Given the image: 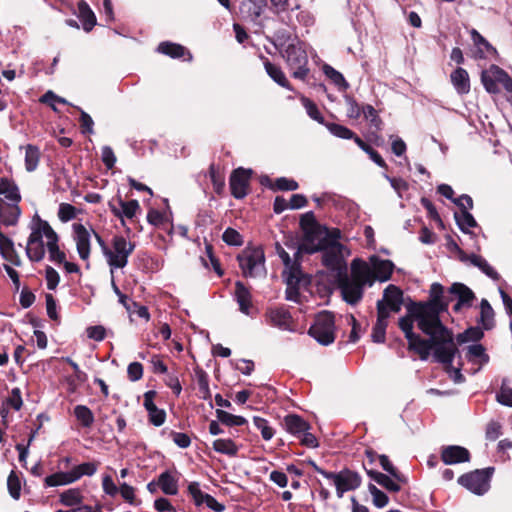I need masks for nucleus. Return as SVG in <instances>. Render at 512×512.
Instances as JSON below:
<instances>
[{
  "label": "nucleus",
  "mask_w": 512,
  "mask_h": 512,
  "mask_svg": "<svg viewBox=\"0 0 512 512\" xmlns=\"http://www.w3.org/2000/svg\"><path fill=\"white\" fill-rule=\"evenodd\" d=\"M416 318L407 311V315L399 319V328L403 331L408 341V349L419 355L421 360L429 358L431 350L433 356L439 363L451 365L458 349L453 340V334L441 332L438 328H429L428 339L422 338L419 334L413 332Z\"/></svg>",
  "instance_id": "1"
},
{
  "label": "nucleus",
  "mask_w": 512,
  "mask_h": 512,
  "mask_svg": "<svg viewBox=\"0 0 512 512\" xmlns=\"http://www.w3.org/2000/svg\"><path fill=\"white\" fill-rule=\"evenodd\" d=\"M429 296L430 299L427 302L408 305V312L416 318L417 326L422 332H428L429 328H438L446 335L452 333L440 319V314L447 312L450 302V299L444 296V287L440 283H433Z\"/></svg>",
  "instance_id": "2"
},
{
  "label": "nucleus",
  "mask_w": 512,
  "mask_h": 512,
  "mask_svg": "<svg viewBox=\"0 0 512 512\" xmlns=\"http://www.w3.org/2000/svg\"><path fill=\"white\" fill-rule=\"evenodd\" d=\"M351 270V278L345 276L340 280L339 287L343 299L355 305L362 299L364 287L373 285V277L370 268L359 259L352 261Z\"/></svg>",
  "instance_id": "3"
},
{
  "label": "nucleus",
  "mask_w": 512,
  "mask_h": 512,
  "mask_svg": "<svg viewBox=\"0 0 512 512\" xmlns=\"http://www.w3.org/2000/svg\"><path fill=\"white\" fill-rule=\"evenodd\" d=\"M29 228L31 232L28 237L25 252L30 261L40 262L43 260L46 253L43 237H46L47 241H50L53 239V235L57 233L52 229L50 224L41 219L37 213L32 217Z\"/></svg>",
  "instance_id": "4"
},
{
  "label": "nucleus",
  "mask_w": 512,
  "mask_h": 512,
  "mask_svg": "<svg viewBox=\"0 0 512 512\" xmlns=\"http://www.w3.org/2000/svg\"><path fill=\"white\" fill-rule=\"evenodd\" d=\"M302 251L309 254L317 251H323V265L332 271L341 272L346 268L344 258L345 254H349V251L339 242H334L331 245H328V241L326 239H321L315 247H308L307 245L299 247L296 251V255H300Z\"/></svg>",
  "instance_id": "5"
},
{
  "label": "nucleus",
  "mask_w": 512,
  "mask_h": 512,
  "mask_svg": "<svg viewBox=\"0 0 512 512\" xmlns=\"http://www.w3.org/2000/svg\"><path fill=\"white\" fill-rule=\"evenodd\" d=\"M280 53L292 72V76L304 81L310 72L308 67V55L304 43L295 38Z\"/></svg>",
  "instance_id": "6"
},
{
  "label": "nucleus",
  "mask_w": 512,
  "mask_h": 512,
  "mask_svg": "<svg viewBox=\"0 0 512 512\" xmlns=\"http://www.w3.org/2000/svg\"><path fill=\"white\" fill-rule=\"evenodd\" d=\"M242 275L246 278H256L266 274L265 254L261 247H246L237 256Z\"/></svg>",
  "instance_id": "7"
},
{
  "label": "nucleus",
  "mask_w": 512,
  "mask_h": 512,
  "mask_svg": "<svg viewBox=\"0 0 512 512\" xmlns=\"http://www.w3.org/2000/svg\"><path fill=\"white\" fill-rule=\"evenodd\" d=\"M308 333L321 345L327 346L333 343L335 340L334 315L329 311L320 312L309 328Z\"/></svg>",
  "instance_id": "8"
},
{
  "label": "nucleus",
  "mask_w": 512,
  "mask_h": 512,
  "mask_svg": "<svg viewBox=\"0 0 512 512\" xmlns=\"http://www.w3.org/2000/svg\"><path fill=\"white\" fill-rule=\"evenodd\" d=\"M135 249V244L128 241L124 236H114L112 240V249L106 254L107 263L113 269L124 268L128 263V257Z\"/></svg>",
  "instance_id": "9"
},
{
  "label": "nucleus",
  "mask_w": 512,
  "mask_h": 512,
  "mask_svg": "<svg viewBox=\"0 0 512 512\" xmlns=\"http://www.w3.org/2000/svg\"><path fill=\"white\" fill-rule=\"evenodd\" d=\"M481 82L488 93H500V85L508 92H512V78L497 65H491L481 73Z\"/></svg>",
  "instance_id": "10"
},
{
  "label": "nucleus",
  "mask_w": 512,
  "mask_h": 512,
  "mask_svg": "<svg viewBox=\"0 0 512 512\" xmlns=\"http://www.w3.org/2000/svg\"><path fill=\"white\" fill-rule=\"evenodd\" d=\"M494 472L493 467L477 469L458 478V483L477 495H483L490 487V478Z\"/></svg>",
  "instance_id": "11"
},
{
  "label": "nucleus",
  "mask_w": 512,
  "mask_h": 512,
  "mask_svg": "<svg viewBox=\"0 0 512 512\" xmlns=\"http://www.w3.org/2000/svg\"><path fill=\"white\" fill-rule=\"evenodd\" d=\"M251 175V170H247L242 167H239L232 172L229 184L233 197L236 199H242L247 195Z\"/></svg>",
  "instance_id": "12"
},
{
  "label": "nucleus",
  "mask_w": 512,
  "mask_h": 512,
  "mask_svg": "<svg viewBox=\"0 0 512 512\" xmlns=\"http://www.w3.org/2000/svg\"><path fill=\"white\" fill-rule=\"evenodd\" d=\"M382 303L384 310L390 315L391 312H399L403 304V292L396 285H388L383 292V298L377 301Z\"/></svg>",
  "instance_id": "13"
},
{
  "label": "nucleus",
  "mask_w": 512,
  "mask_h": 512,
  "mask_svg": "<svg viewBox=\"0 0 512 512\" xmlns=\"http://www.w3.org/2000/svg\"><path fill=\"white\" fill-rule=\"evenodd\" d=\"M361 485V477L357 472L343 469L338 472L335 484L337 496L342 498L345 492L357 489Z\"/></svg>",
  "instance_id": "14"
},
{
  "label": "nucleus",
  "mask_w": 512,
  "mask_h": 512,
  "mask_svg": "<svg viewBox=\"0 0 512 512\" xmlns=\"http://www.w3.org/2000/svg\"><path fill=\"white\" fill-rule=\"evenodd\" d=\"M449 293L457 298V303L453 306L455 312L462 308H470L475 299L474 292L463 283H453L449 288Z\"/></svg>",
  "instance_id": "15"
},
{
  "label": "nucleus",
  "mask_w": 512,
  "mask_h": 512,
  "mask_svg": "<svg viewBox=\"0 0 512 512\" xmlns=\"http://www.w3.org/2000/svg\"><path fill=\"white\" fill-rule=\"evenodd\" d=\"M156 397V391L149 390L144 393V401L143 406L145 407L148 413L149 422L159 427L164 424L166 420V412L163 409H160L154 403V398Z\"/></svg>",
  "instance_id": "16"
},
{
  "label": "nucleus",
  "mask_w": 512,
  "mask_h": 512,
  "mask_svg": "<svg viewBox=\"0 0 512 512\" xmlns=\"http://www.w3.org/2000/svg\"><path fill=\"white\" fill-rule=\"evenodd\" d=\"M74 241L79 257L86 261L90 257V231L82 224H73Z\"/></svg>",
  "instance_id": "17"
},
{
  "label": "nucleus",
  "mask_w": 512,
  "mask_h": 512,
  "mask_svg": "<svg viewBox=\"0 0 512 512\" xmlns=\"http://www.w3.org/2000/svg\"><path fill=\"white\" fill-rule=\"evenodd\" d=\"M116 201L118 205L115 204V201H111L109 202V208L115 217L121 219L122 223H124V217L132 219L140 209L137 200L124 201L121 197H118Z\"/></svg>",
  "instance_id": "18"
},
{
  "label": "nucleus",
  "mask_w": 512,
  "mask_h": 512,
  "mask_svg": "<svg viewBox=\"0 0 512 512\" xmlns=\"http://www.w3.org/2000/svg\"><path fill=\"white\" fill-rule=\"evenodd\" d=\"M441 459L446 465H454L468 462L470 460V453L462 446H445L441 451Z\"/></svg>",
  "instance_id": "19"
},
{
  "label": "nucleus",
  "mask_w": 512,
  "mask_h": 512,
  "mask_svg": "<svg viewBox=\"0 0 512 512\" xmlns=\"http://www.w3.org/2000/svg\"><path fill=\"white\" fill-rule=\"evenodd\" d=\"M389 314L384 310L382 303L377 305V321L372 329V340L375 343H383L386 337Z\"/></svg>",
  "instance_id": "20"
},
{
  "label": "nucleus",
  "mask_w": 512,
  "mask_h": 512,
  "mask_svg": "<svg viewBox=\"0 0 512 512\" xmlns=\"http://www.w3.org/2000/svg\"><path fill=\"white\" fill-rule=\"evenodd\" d=\"M234 297L239 305L240 312L247 316H252V295L249 289L241 281H237L235 283Z\"/></svg>",
  "instance_id": "21"
},
{
  "label": "nucleus",
  "mask_w": 512,
  "mask_h": 512,
  "mask_svg": "<svg viewBox=\"0 0 512 512\" xmlns=\"http://www.w3.org/2000/svg\"><path fill=\"white\" fill-rule=\"evenodd\" d=\"M283 426L288 433L297 438L310 429L309 423L296 414H289L285 416L283 419Z\"/></svg>",
  "instance_id": "22"
},
{
  "label": "nucleus",
  "mask_w": 512,
  "mask_h": 512,
  "mask_svg": "<svg viewBox=\"0 0 512 512\" xmlns=\"http://www.w3.org/2000/svg\"><path fill=\"white\" fill-rule=\"evenodd\" d=\"M276 253L282 260L285 268L289 270V277L288 282H292L293 280L298 281L299 280V274H300V264L297 259L292 260L289 256V254L285 251V249L279 244L276 243L275 245ZM295 257L298 258L299 255L295 254Z\"/></svg>",
  "instance_id": "23"
},
{
  "label": "nucleus",
  "mask_w": 512,
  "mask_h": 512,
  "mask_svg": "<svg viewBox=\"0 0 512 512\" xmlns=\"http://www.w3.org/2000/svg\"><path fill=\"white\" fill-rule=\"evenodd\" d=\"M470 35L476 47L477 58L484 59L496 54V49L476 29H472Z\"/></svg>",
  "instance_id": "24"
},
{
  "label": "nucleus",
  "mask_w": 512,
  "mask_h": 512,
  "mask_svg": "<svg viewBox=\"0 0 512 512\" xmlns=\"http://www.w3.org/2000/svg\"><path fill=\"white\" fill-rule=\"evenodd\" d=\"M450 80L458 94L465 95L470 92V78L468 72L464 68H456L451 73Z\"/></svg>",
  "instance_id": "25"
},
{
  "label": "nucleus",
  "mask_w": 512,
  "mask_h": 512,
  "mask_svg": "<svg viewBox=\"0 0 512 512\" xmlns=\"http://www.w3.org/2000/svg\"><path fill=\"white\" fill-rule=\"evenodd\" d=\"M266 317L269 323L280 329H288L291 316L284 308H273L266 312Z\"/></svg>",
  "instance_id": "26"
},
{
  "label": "nucleus",
  "mask_w": 512,
  "mask_h": 512,
  "mask_svg": "<svg viewBox=\"0 0 512 512\" xmlns=\"http://www.w3.org/2000/svg\"><path fill=\"white\" fill-rule=\"evenodd\" d=\"M0 255L14 266L22 265V260L15 250L14 242L8 237H3V240L0 241Z\"/></svg>",
  "instance_id": "27"
},
{
  "label": "nucleus",
  "mask_w": 512,
  "mask_h": 512,
  "mask_svg": "<svg viewBox=\"0 0 512 512\" xmlns=\"http://www.w3.org/2000/svg\"><path fill=\"white\" fill-rule=\"evenodd\" d=\"M262 59H264V68L269 77L273 79V81H275L281 87L292 91L293 88L290 85L289 81L287 80L282 69L279 66L271 63L267 58L262 57Z\"/></svg>",
  "instance_id": "28"
},
{
  "label": "nucleus",
  "mask_w": 512,
  "mask_h": 512,
  "mask_svg": "<svg viewBox=\"0 0 512 512\" xmlns=\"http://www.w3.org/2000/svg\"><path fill=\"white\" fill-rule=\"evenodd\" d=\"M394 264L390 260H378L373 264L372 277L373 282L379 280L380 282L388 281L393 273Z\"/></svg>",
  "instance_id": "29"
},
{
  "label": "nucleus",
  "mask_w": 512,
  "mask_h": 512,
  "mask_svg": "<svg viewBox=\"0 0 512 512\" xmlns=\"http://www.w3.org/2000/svg\"><path fill=\"white\" fill-rule=\"evenodd\" d=\"M78 18L81 20L83 29L90 32L96 25V16L90 6L84 0L78 3Z\"/></svg>",
  "instance_id": "30"
},
{
  "label": "nucleus",
  "mask_w": 512,
  "mask_h": 512,
  "mask_svg": "<svg viewBox=\"0 0 512 512\" xmlns=\"http://www.w3.org/2000/svg\"><path fill=\"white\" fill-rule=\"evenodd\" d=\"M0 195H3L11 204H18L21 200L19 189L13 180L0 178Z\"/></svg>",
  "instance_id": "31"
},
{
  "label": "nucleus",
  "mask_w": 512,
  "mask_h": 512,
  "mask_svg": "<svg viewBox=\"0 0 512 512\" xmlns=\"http://www.w3.org/2000/svg\"><path fill=\"white\" fill-rule=\"evenodd\" d=\"M157 51L159 53L170 56L171 58H182L186 54L188 55V60L192 59L191 54L186 50V48L180 44L172 43V42H161L158 45Z\"/></svg>",
  "instance_id": "32"
},
{
  "label": "nucleus",
  "mask_w": 512,
  "mask_h": 512,
  "mask_svg": "<svg viewBox=\"0 0 512 512\" xmlns=\"http://www.w3.org/2000/svg\"><path fill=\"white\" fill-rule=\"evenodd\" d=\"M157 483L166 495H176L178 493V480L169 471L161 473Z\"/></svg>",
  "instance_id": "33"
},
{
  "label": "nucleus",
  "mask_w": 512,
  "mask_h": 512,
  "mask_svg": "<svg viewBox=\"0 0 512 512\" xmlns=\"http://www.w3.org/2000/svg\"><path fill=\"white\" fill-rule=\"evenodd\" d=\"M21 210L17 204L3 205L0 212V223L5 226H13L18 222Z\"/></svg>",
  "instance_id": "34"
},
{
  "label": "nucleus",
  "mask_w": 512,
  "mask_h": 512,
  "mask_svg": "<svg viewBox=\"0 0 512 512\" xmlns=\"http://www.w3.org/2000/svg\"><path fill=\"white\" fill-rule=\"evenodd\" d=\"M367 474L372 480L388 491L398 492L401 489L400 485L386 474L374 470H367Z\"/></svg>",
  "instance_id": "35"
},
{
  "label": "nucleus",
  "mask_w": 512,
  "mask_h": 512,
  "mask_svg": "<svg viewBox=\"0 0 512 512\" xmlns=\"http://www.w3.org/2000/svg\"><path fill=\"white\" fill-rule=\"evenodd\" d=\"M212 447L216 452L230 457L236 456L239 451V446L231 439H216Z\"/></svg>",
  "instance_id": "36"
},
{
  "label": "nucleus",
  "mask_w": 512,
  "mask_h": 512,
  "mask_svg": "<svg viewBox=\"0 0 512 512\" xmlns=\"http://www.w3.org/2000/svg\"><path fill=\"white\" fill-rule=\"evenodd\" d=\"M98 462H85L74 466L71 470L72 480L75 482L83 476H92L98 469Z\"/></svg>",
  "instance_id": "37"
},
{
  "label": "nucleus",
  "mask_w": 512,
  "mask_h": 512,
  "mask_svg": "<svg viewBox=\"0 0 512 512\" xmlns=\"http://www.w3.org/2000/svg\"><path fill=\"white\" fill-rule=\"evenodd\" d=\"M323 72L325 76L338 88V90L346 91L349 88V83L345 80L342 73L334 69L332 66L325 64L323 66Z\"/></svg>",
  "instance_id": "38"
},
{
  "label": "nucleus",
  "mask_w": 512,
  "mask_h": 512,
  "mask_svg": "<svg viewBox=\"0 0 512 512\" xmlns=\"http://www.w3.org/2000/svg\"><path fill=\"white\" fill-rule=\"evenodd\" d=\"M40 161V149L32 144L25 147V168L28 172L36 170Z\"/></svg>",
  "instance_id": "39"
},
{
  "label": "nucleus",
  "mask_w": 512,
  "mask_h": 512,
  "mask_svg": "<svg viewBox=\"0 0 512 512\" xmlns=\"http://www.w3.org/2000/svg\"><path fill=\"white\" fill-rule=\"evenodd\" d=\"M325 127L333 136L340 139L353 140L355 142L356 138H360L351 129L341 124L327 122Z\"/></svg>",
  "instance_id": "40"
},
{
  "label": "nucleus",
  "mask_w": 512,
  "mask_h": 512,
  "mask_svg": "<svg viewBox=\"0 0 512 512\" xmlns=\"http://www.w3.org/2000/svg\"><path fill=\"white\" fill-rule=\"evenodd\" d=\"M58 242V235H53V239L46 242V248L49 253V260L61 264L66 259V255L60 250Z\"/></svg>",
  "instance_id": "41"
},
{
  "label": "nucleus",
  "mask_w": 512,
  "mask_h": 512,
  "mask_svg": "<svg viewBox=\"0 0 512 512\" xmlns=\"http://www.w3.org/2000/svg\"><path fill=\"white\" fill-rule=\"evenodd\" d=\"M480 322L489 330L494 326V311L487 299H482L480 304Z\"/></svg>",
  "instance_id": "42"
},
{
  "label": "nucleus",
  "mask_w": 512,
  "mask_h": 512,
  "mask_svg": "<svg viewBox=\"0 0 512 512\" xmlns=\"http://www.w3.org/2000/svg\"><path fill=\"white\" fill-rule=\"evenodd\" d=\"M216 417L219 422L229 427L243 426L247 423V420L244 417L233 415L221 409L216 410Z\"/></svg>",
  "instance_id": "43"
},
{
  "label": "nucleus",
  "mask_w": 512,
  "mask_h": 512,
  "mask_svg": "<svg viewBox=\"0 0 512 512\" xmlns=\"http://www.w3.org/2000/svg\"><path fill=\"white\" fill-rule=\"evenodd\" d=\"M300 101L305 108L306 113L311 119L315 120L321 125H326L327 122L325 121L317 105L312 100L305 96H301Z\"/></svg>",
  "instance_id": "44"
},
{
  "label": "nucleus",
  "mask_w": 512,
  "mask_h": 512,
  "mask_svg": "<svg viewBox=\"0 0 512 512\" xmlns=\"http://www.w3.org/2000/svg\"><path fill=\"white\" fill-rule=\"evenodd\" d=\"M74 415L76 419L80 422V424L89 428L94 423V415L90 408L85 405H77L74 407Z\"/></svg>",
  "instance_id": "45"
},
{
  "label": "nucleus",
  "mask_w": 512,
  "mask_h": 512,
  "mask_svg": "<svg viewBox=\"0 0 512 512\" xmlns=\"http://www.w3.org/2000/svg\"><path fill=\"white\" fill-rule=\"evenodd\" d=\"M45 486L47 487H56L61 485H67L73 483L72 476L69 471L66 472H57L52 475H49L45 478Z\"/></svg>",
  "instance_id": "46"
},
{
  "label": "nucleus",
  "mask_w": 512,
  "mask_h": 512,
  "mask_svg": "<svg viewBox=\"0 0 512 512\" xmlns=\"http://www.w3.org/2000/svg\"><path fill=\"white\" fill-rule=\"evenodd\" d=\"M455 219L459 229L464 233H467L470 228L477 226L473 215L466 210L461 211L460 214L455 213Z\"/></svg>",
  "instance_id": "47"
},
{
  "label": "nucleus",
  "mask_w": 512,
  "mask_h": 512,
  "mask_svg": "<svg viewBox=\"0 0 512 512\" xmlns=\"http://www.w3.org/2000/svg\"><path fill=\"white\" fill-rule=\"evenodd\" d=\"M161 434L167 435L169 438H171L179 448L185 449L188 448L191 444V438L186 433L163 429Z\"/></svg>",
  "instance_id": "48"
},
{
  "label": "nucleus",
  "mask_w": 512,
  "mask_h": 512,
  "mask_svg": "<svg viewBox=\"0 0 512 512\" xmlns=\"http://www.w3.org/2000/svg\"><path fill=\"white\" fill-rule=\"evenodd\" d=\"M467 358L469 361L479 359L480 364H486L489 361V356L485 353V348L481 344L470 345L467 351Z\"/></svg>",
  "instance_id": "49"
},
{
  "label": "nucleus",
  "mask_w": 512,
  "mask_h": 512,
  "mask_svg": "<svg viewBox=\"0 0 512 512\" xmlns=\"http://www.w3.org/2000/svg\"><path fill=\"white\" fill-rule=\"evenodd\" d=\"M497 401L502 405L512 407V386L510 380H502L500 391L497 394Z\"/></svg>",
  "instance_id": "50"
},
{
  "label": "nucleus",
  "mask_w": 512,
  "mask_h": 512,
  "mask_svg": "<svg viewBox=\"0 0 512 512\" xmlns=\"http://www.w3.org/2000/svg\"><path fill=\"white\" fill-rule=\"evenodd\" d=\"M253 423L255 427L261 432L262 438L266 441H269L273 438L275 431L269 425V422L259 416L253 417Z\"/></svg>",
  "instance_id": "51"
},
{
  "label": "nucleus",
  "mask_w": 512,
  "mask_h": 512,
  "mask_svg": "<svg viewBox=\"0 0 512 512\" xmlns=\"http://www.w3.org/2000/svg\"><path fill=\"white\" fill-rule=\"evenodd\" d=\"M379 463L383 470H385L388 474H390L396 481L405 483L406 478L404 475L400 474L397 469L392 465L390 462L388 456L386 455H379Z\"/></svg>",
  "instance_id": "52"
},
{
  "label": "nucleus",
  "mask_w": 512,
  "mask_h": 512,
  "mask_svg": "<svg viewBox=\"0 0 512 512\" xmlns=\"http://www.w3.org/2000/svg\"><path fill=\"white\" fill-rule=\"evenodd\" d=\"M362 114L364 115V118L368 121H370L371 126L375 127L377 130H380L382 120L379 117L376 109L370 105L367 104L362 107Z\"/></svg>",
  "instance_id": "53"
},
{
  "label": "nucleus",
  "mask_w": 512,
  "mask_h": 512,
  "mask_svg": "<svg viewBox=\"0 0 512 512\" xmlns=\"http://www.w3.org/2000/svg\"><path fill=\"white\" fill-rule=\"evenodd\" d=\"M222 239L227 245L230 246H241L243 244V237L241 234L231 227H228L223 232Z\"/></svg>",
  "instance_id": "54"
},
{
  "label": "nucleus",
  "mask_w": 512,
  "mask_h": 512,
  "mask_svg": "<svg viewBox=\"0 0 512 512\" xmlns=\"http://www.w3.org/2000/svg\"><path fill=\"white\" fill-rule=\"evenodd\" d=\"M197 385H198V391L200 394V398L204 400H208L211 397V392L209 389V379L208 375L201 371L197 376Z\"/></svg>",
  "instance_id": "55"
},
{
  "label": "nucleus",
  "mask_w": 512,
  "mask_h": 512,
  "mask_svg": "<svg viewBox=\"0 0 512 512\" xmlns=\"http://www.w3.org/2000/svg\"><path fill=\"white\" fill-rule=\"evenodd\" d=\"M7 486L12 498L19 499L21 493V481L14 471L8 476Z\"/></svg>",
  "instance_id": "56"
},
{
  "label": "nucleus",
  "mask_w": 512,
  "mask_h": 512,
  "mask_svg": "<svg viewBox=\"0 0 512 512\" xmlns=\"http://www.w3.org/2000/svg\"><path fill=\"white\" fill-rule=\"evenodd\" d=\"M209 175L213 184L214 191L218 195L222 194L225 188L224 177L216 170L214 165L210 166Z\"/></svg>",
  "instance_id": "57"
},
{
  "label": "nucleus",
  "mask_w": 512,
  "mask_h": 512,
  "mask_svg": "<svg viewBox=\"0 0 512 512\" xmlns=\"http://www.w3.org/2000/svg\"><path fill=\"white\" fill-rule=\"evenodd\" d=\"M344 100L347 106V117L350 119H358L362 114V108L357 101L349 95H345Z\"/></svg>",
  "instance_id": "58"
},
{
  "label": "nucleus",
  "mask_w": 512,
  "mask_h": 512,
  "mask_svg": "<svg viewBox=\"0 0 512 512\" xmlns=\"http://www.w3.org/2000/svg\"><path fill=\"white\" fill-rule=\"evenodd\" d=\"M81 492L79 489H69L60 495L61 502L68 506H73L81 501Z\"/></svg>",
  "instance_id": "59"
},
{
  "label": "nucleus",
  "mask_w": 512,
  "mask_h": 512,
  "mask_svg": "<svg viewBox=\"0 0 512 512\" xmlns=\"http://www.w3.org/2000/svg\"><path fill=\"white\" fill-rule=\"evenodd\" d=\"M368 489L373 497V503L376 507L383 508L388 504V501H389L388 496L383 491L378 489L373 484H370Z\"/></svg>",
  "instance_id": "60"
},
{
  "label": "nucleus",
  "mask_w": 512,
  "mask_h": 512,
  "mask_svg": "<svg viewBox=\"0 0 512 512\" xmlns=\"http://www.w3.org/2000/svg\"><path fill=\"white\" fill-rule=\"evenodd\" d=\"M189 494L192 496L193 501L196 506H201L206 503L204 497L208 496L207 493H204L200 489V485L198 482H192L188 486Z\"/></svg>",
  "instance_id": "61"
},
{
  "label": "nucleus",
  "mask_w": 512,
  "mask_h": 512,
  "mask_svg": "<svg viewBox=\"0 0 512 512\" xmlns=\"http://www.w3.org/2000/svg\"><path fill=\"white\" fill-rule=\"evenodd\" d=\"M58 217L62 222H68L76 217V208L68 203H61L58 209Z\"/></svg>",
  "instance_id": "62"
},
{
  "label": "nucleus",
  "mask_w": 512,
  "mask_h": 512,
  "mask_svg": "<svg viewBox=\"0 0 512 512\" xmlns=\"http://www.w3.org/2000/svg\"><path fill=\"white\" fill-rule=\"evenodd\" d=\"M291 35L286 30H279L274 35V46L279 50V52H282L286 46L291 43Z\"/></svg>",
  "instance_id": "63"
},
{
  "label": "nucleus",
  "mask_w": 512,
  "mask_h": 512,
  "mask_svg": "<svg viewBox=\"0 0 512 512\" xmlns=\"http://www.w3.org/2000/svg\"><path fill=\"white\" fill-rule=\"evenodd\" d=\"M45 279L47 283V288L49 290H55L59 284L60 276L53 267L47 266L45 269Z\"/></svg>",
  "instance_id": "64"
}]
</instances>
